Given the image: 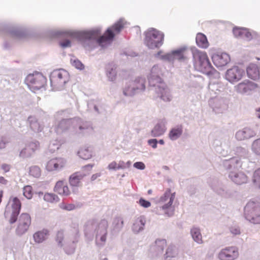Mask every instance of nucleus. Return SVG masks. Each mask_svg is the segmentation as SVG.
I'll list each match as a JSON object with an SVG mask.
<instances>
[{"instance_id": "nucleus-2", "label": "nucleus", "mask_w": 260, "mask_h": 260, "mask_svg": "<svg viewBox=\"0 0 260 260\" xmlns=\"http://www.w3.org/2000/svg\"><path fill=\"white\" fill-rule=\"evenodd\" d=\"M21 208V203L16 197H10L5 211V216L9 217L10 223H14L17 219Z\"/></svg>"}, {"instance_id": "nucleus-14", "label": "nucleus", "mask_w": 260, "mask_h": 260, "mask_svg": "<svg viewBox=\"0 0 260 260\" xmlns=\"http://www.w3.org/2000/svg\"><path fill=\"white\" fill-rule=\"evenodd\" d=\"M66 165V161L62 158H54L49 160L46 165V168L49 171L59 170Z\"/></svg>"}, {"instance_id": "nucleus-45", "label": "nucleus", "mask_w": 260, "mask_h": 260, "mask_svg": "<svg viewBox=\"0 0 260 260\" xmlns=\"http://www.w3.org/2000/svg\"><path fill=\"white\" fill-rule=\"evenodd\" d=\"M60 207H61V208H62L64 210H67L68 211L73 210L76 208L75 205L73 204H61Z\"/></svg>"}, {"instance_id": "nucleus-55", "label": "nucleus", "mask_w": 260, "mask_h": 260, "mask_svg": "<svg viewBox=\"0 0 260 260\" xmlns=\"http://www.w3.org/2000/svg\"><path fill=\"white\" fill-rule=\"evenodd\" d=\"M2 168L5 172L9 171L10 168V166L7 164L2 165Z\"/></svg>"}, {"instance_id": "nucleus-21", "label": "nucleus", "mask_w": 260, "mask_h": 260, "mask_svg": "<svg viewBox=\"0 0 260 260\" xmlns=\"http://www.w3.org/2000/svg\"><path fill=\"white\" fill-rule=\"evenodd\" d=\"M230 177L237 184H242L247 181V176L242 172L238 173L232 172L230 175Z\"/></svg>"}, {"instance_id": "nucleus-17", "label": "nucleus", "mask_w": 260, "mask_h": 260, "mask_svg": "<svg viewBox=\"0 0 260 260\" xmlns=\"http://www.w3.org/2000/svg\"><path fill=\"white\" fill-rule=\"evenodd\" d=\"M256 135L255 132L250 127H245L241 130L238 131L236 133V138L238 141H243L250 139Z\"/></svg>"}, {"instance_id": "nucleus-63", "label": "nucleus", "mask_w": 260, "mask_h": 260, "mask_svg": "<svg viewBox=\"0 0 260 260\" xmlns=\"http://www.w3.org/2000/svg\"><path fill=\"white\" fill-rule=\"evenodd\" d=\"M2 143L3 146L5 145V143H4L2 141H1L0 144Z\"/></svg>"}, {"instance_id": "nucleus-36", "label": "nucleus", "mask_w": 260, "mask_h": 260, "mask_svg": "<svg viewBox=\"0 0 260 260\" xmlns=\"http://www.w3.org/2000/svg\"><path fill=\"white\" fill-rule=\"evenodd\" d=\"M252 181L254 185L260 188V168L254 172Z\"/></svg>"}, {"instance_id": "nucleus-22", "label": "nucleus", "mask_w": 260, "mask_h": 260, "mask_svg": "<svg viewBox=\"0 0 260 260\" xmlns=\"http://www.w3.org/2000/svg\"><path fill=\"white\" fill-rule=\"evenodd\" d=\"M85 176L84 174L77 172L73 174L69 178V183L71 186L77 187L80 186L81 180Z\"/></svg>"}, {"instance_id": "nucleus-52", "label": "nucleus", "mask_w": 260, "mask_h": 260, "mask_svg": "<svg viewBox=\"0 0 260 260\" xmlns=\"http://www.w3.org/2000/svg\"><path fill=\"white\" fill-rule=\"evenodd\" d=\"M60 45L62 47H68L71 46V42L69 40H66L60 43Z\"/></svg>"}, {"instance_id": "nucleus-15", "label": "nucleus", "mask_w": 260, "mask_h": 260, "mask_svg": "<svg viewBox=\"0 0 260 260\" xmlns=\"http://www.w3.org/2000/svg\"><path fill=\"white\" fill-rule=\"evenodd\" d=\"M212 59L213 63L217 67H222L227 64L230 60L229 55L225 53L214 54Z\"/></svg>"}, {"instance_id": "nucleus-39", "label": "nucleus", "mask_w": 260, "mask_h": 260, "mask_svg": "<svg viewBox=\"0 0 260 260\" xmlns=\"http://www.w3.org/2000/svg\"><path fill=\"white\" fill-rule=\"evenodd\" d=\"M252 149L255 154L260 156V138L253 141L252 144Z\"/></svg>"}, {"instance_id": "nucleus-34", "label": "nucleus", "mask_w": 260, "mask_h": 260, "mask_svg": "<svg viewBox=\"0 0 260 260\" xmlns=\"http://www.w3.org/2000/svg\"><path fill=\"white\" fill-rule=\"evenodd\" d=\"M167 246V241L165 239H157L155 241V249L158 252H162Z\"/></svg>"}, {"instance_id": "nucleus-42", "label": "nucleus", "mask_w": 260, "mask_h": 260, "mask_svg": "<svg viewBox=\"0 0 260 260\" xmlns=\"http://www.w3.org/2000/svg\"><path fill=\"white\" fill-rule=\"evenodd\" d=\"M161 51H159L157 53V56H160L162 59L167 60L169 61H173V58L172 56V52L168 53L164 55H161Z\"/></svg>"}, {"instance_id": "nucleus-43", "label": "nucleus", "mask_w": 260, "mask_h": 260, "mask_svg": "<svg viewBox=\"0 0 260 260\" xmlns=\"http://www.w3.org/2000/svg\"><path fill=\"white\" fill-rule=\"evenodd\" d=\"M71 62L72 64L77 69L83 70L84 68L83 64L78 59H71Z\"/></svg>"}, {"instance_id": "nucleus-10", "label": "nucleus", "mask_w": 260, "mask_h": 260, "mask_svg": "<svg viewBox=\"0 0 260 260\" xmlns=\"http://www.w3.org/2000/svg\"><path fill=\"white\" fill-rule=\"evenodd\" d=\"M31 224V217L27 213H22L20 215L18 224L16 229V233L19 236L22 235L28 230Z\"/></svg>"}, {"instance_id": "nucleus-32", "label": "nucleus", "mask_w": 260, "mask_h": 260, "mask_svg": "<svg viewBox=\"0 0 260 260\" xmlns=\"http://www.w3.org/2000/svg\"><path fill=\"white\" fill-rule=\"evenodd\" d=\"M79 156L83 159H88L92 157L91 151L88 148H81L78 152Z\"/></svg>"}, {"instance_id": "nucleus-4", "label": "nucleus", "mask_w": 260, "mask_h": 260, "mask_svg": "<svg viewBox=\"0 0 260 260\" xmlns=\"http://www.w3.org/2000/svg\"><path fill=\"white\" fill-rule=\"evenodd\" d=\"M164 34L160 31L152 29L146 34L145 42L146 45L150 49L158 48L163 44Z\"/></svg>"}, {"instance_id": "nucleus-28", "label": "nucleus", "mask_w": 260, "mask_h": 260, "mask_svg": "<svg viewBox=\"0 0 260 260\" xmlns=\"http://www.w3.org/2000/svg\"><path fill=\"white\" fill-rule=\"evenodd\" d=\"M145 224V220L144 217H140L136 219L133 225V230L135 232H139L143 229Z\"/></svg>"}, {"instance_id": "nucleus-16", "label": "nucleus", "mask_w": 260, "mask_h": 260, "mask_svg": "<svg viewBox=\"0 0 260 260\" xmlns=\"http://www.w3.org/2000/svg\"><path fill=\"white\" fill-rule=\"evenodd\" d=\"M40 144L38 141L31 142L27 144L25 148L21 150L20 156L23 157L30 156L36 150H38Z\"/></svg>"}, {"instance_id": "nucleus-60", "label": "nucleus", "mask_w": 260, "mask_h": 260, "mask_svg": "<svg viewBox=\"0 0 260 260\" xmlns=\"http://www.w3.org/2000/svg\"><path fill=\"white\" fill-rule=\"evenodd\" d=\"M158 143L160 144H161V145H163L164 144V141L163 140L161 139V140H159V141H158Z\"/></svg>"}, {"instance_id": "nucleus-33", "label": "nucleus", "mask_w": 260, "mask_h": 260, "mask_svg": "<svg viewBox=\"0 0 260 260\" xmlns=\"http://www.w3.org/2000/svg\"><path fill=\"white\" fill-rule=\"evenodd\" d=\"M44 200L47 202L53 203L58 202L59 198L54 193H46L44 196Z\"/></svg>"}, {"instance_id": "nucleus-46", "label": "nucleus", "mask_w": 260, "mask_h": 260, "mask_svg": "<svg viewBox=\"0 0 260 260\" xmlns=\"http://www.w3.org/2000/svg\"><path fill=\"white\" fill-rule=\"evenodd\" d=\"M108 227V221L105 219L102 220L99 224V228L103 229L106 232H107Z\"/></svg>"}, {"instance_id": "nucleus-62", "label": "nucleus", "mask_w": 260, "mask_h": 260, "mask_svg": "<svg viewBox=\"0 0 260 260\" xmlns=\"http://www.w3.org/2000/svg\"><path fill=\"white\" fill-rule=\"evenodd\" d=\"M151 193H152V190H149L148 191V194H151Z\"/></svg>"}, {"instance_id": "nucleus-38", "label": "nucleus", "mask_w": 260, "mask_h": 260, "mask_svg": "<svg viewBox=\"0 0 260 260\" xmlns=\"http://www.w3.org/2000/svg\"><path fill=\"white\" fill-rule=\"evenodd\" d=\"M23 196L27 199H30L33 196L32 188L31 186L26 185L23 187Z\"/></svg>"}, {"instance_id": "nucleus-19", "label": "nucleus", "mask_w": 260, "mask_h": 260, "mask_svg": "<svg viewBox=\"0 0 260 260\" xmlns=\"http://www.w3.org/2000/svg\"><path fill=\"white\" fill-rule=\"evenodd\" d=\"M175 193H172L171 190L168 189L160 198V202L161 203L167 202L166 204L162 207L163 209H167L171 206L175 199Z\"/></svg>"}, {"instance_id": "nucleus-56", "label": "nucleus", "mask_w": 260, "mask_h": 260, "mask_svg": "<svg viewBox=\"0 0 260 260\" xmlns=\"http://www.w3.org/2000/svg\"><path fill=\"white\" fill-rule=\"evenodd\" d=\"M100 176H101V173H96V174H93V175L91 176V180H95L98 177H100Z\"/></svg>"}, {"instance_id": "nucleus-9", "label": "nucleus", "mask_w": 260, "mask_h": 260, "mask_svg": "<svg viewBox=\"0 0 260 260\" xmlns=\"http://www.w3.org/2000/svg\"><path fill=\"white\" fill-rule=\"evenodd\" d=\"M145 88V80L142 78H138L132 81L128 86L125 88L123 93L126 96H132L140 91H143Z\"/></svg>"}, {"instance_id": "nucleus-23", "label": "nucleus", "mask_w": 260, "mask_h": 260, "mask_svg": "<svg viewBox=\"0 0 260 260\" xmlns=\"http://www.w3.org/2000/svg\"><path fill=\"white\" fill-rule=\"evenodd\" d=\"M247 74L249 78L256 80L259 78V71L258 67L254 64H250L247 68Z\"/></svg>"}, {"instance_id": "nucleus-7", "label": "nucleus", "mask_w": 260, "mask_h": 260, "mask_svg": "<svg viewBox=\"0 0 260 260\" xmlns=\"http://www.w3.org/2000/svg\"><path fill=\"white\" fill-rule=\"evenodd\" d=\"M69 80V73L63 69H59L54 71L51 76V85L54 88L59 89L63 87Z\"/></svg>"}, {"instance_id": "nucleus-44", "label": "nucleus", "mask_w": 260, "mask_h": 260, "mask_svg": "<svg viewBox=\"0 0 260 260\" xmlns=\"http://www.w3.org/2000/svg\"><path fill=\"white\" fill-rule=\"evenodd\" d=\"M64 239V234L62 231H58L56 234V241L58 244L62 245V243Z\"/></svg>"}, {"instance_id": "nucleus-35", "label": "nucleus", "mask_w": 260, "mask_h": 260, "mask_svg": "<svg viewBox=\"0 0 260 260\" xmlns=\"http://www.w3.org/2000/svg\"><path fill=\"white\" fill-rule=\"evenodd\" d=\"M29 174L35 178H39L41 175V170L38 166H32L29 169Z\"/></svg>"}, {"instance_id": "nucleus-30", "label": "nucleus", "mask_w": 260, "mask_h": 260, "mask_svg": "<svg viewBox=\"0 0 260 260\" xmlns=\"http://www.w3.org/2000/svg\"><path fill=\"white\" fill-rule=\"evenodd\" d=\"M191 234L194 241L199 244L203 243L202 236L200 230L196 228H193L191 230Z\"/></svg>"}, {"instance_id": "nucleus-5", "label": "nucleus", "mask_w": 260, "mask_h": 260, "mask_svg": "<svg viewBox=\"0 0 260 260\" xmlns=\"http://www.w3.org/2000/svg\"><path fill=\"white\" fill-rule=\"evenodd\" d=\"M192 56L193 66L196 70L203 72L210 67V63L205 52L196 49L192 51Z\"/></svg>"}, {"instance_id": "nucleus-8", "label": "nucleus", "mask_w": 260, "mask_h": 260, "mask_svg": "<svg viewBox=\"0 0 260 260\" xmlns=\"http://www.w3.org/2000/svg\"><path fill=\"white\" fill-rule=\"evenodd\" d=\"M123 27V24L121 21H118L111 27L108 28L104 35L98 40V42L101 46H104L105 44L110 43L112 41L115 35L120 32Z\"/></svg>"}, {"instance_id": "nucleus-25", "label": "nucleus", "mask_w": 260, "mask_h": 260, "mask_svg": "<svg viewBox=\"0 0 260 260\" xmlns=\"http://www.w3.org/2000/svg\"><path fill=\"white\" fill-rule=\"evenodd\" d=\"M183 132L182 125H177L170 131L169 137L172 140H175L180 137Z\"/></svg>"}, {"instance_id": "nucleus-37", "label": "nucleus", "mask_w": 260, "mask_h": 260, "mask_svg": "<svg viewBox=\"0 0 260 260\" xmlns=\"http://www.w3.org/2000/svg\"><path fill=\"white\" fill-rule=\"evenodd\" d=\"M124 167V163L123 161L117 163L116 161H112L108 165L109 170H119L123 169Z\"/></svg>"}, {"instance_id": "nucleus-6", "label": "nucleus", "mask_w": 260, "mask_h": 260, "mask_svg": "<svg viewBox=\"0 0 260 260\" xmlns=\"http://www.w3.org/2000/svg\"><path fill=\"white\" fill-rule=\"evenodd\" d=\"M25 82L30 89L35 92L44 87L46 78L41 73L36 72L29 74L26 78Z\"/></svg>"}, {"instance_id": "nucleus-27", "label": "nucleus", "mask_w": 260, "mask_h": 260, "mask_svg": "<svg viewBox=\"0 0 260 260\" xmlns=\"http://www.w3.org/2000/svg\"><path fill=\"white\" fill-rule=\"evenodd\" d=\"M185 49L181 48L176 50L172 51V56L173 61L175 60H183L186 59Z\"/></svg>"}, {"instance_id": "nucleus-58", "label": "nucleus", "mask_w": 260, "mask_h": 260, "mask_svg": "<svg viewBox=\"0 0 260 260\" xmlns=\"http://www.w3.org/2000/svg\"><path fill=\"white\" fill-rule=\"evenodd\" d=\"M256 115L258 118H260V108L256 110Z\"/></svg>"}, {"instance_id": "nucleus-59", "label": "nucleus", "mask_w": 260, "mask_h": 260, "mask_svg": "<svg viewBox=\"0 0 260 260\" xmlns=\"http://www.w3.org/2000/svg\"><path fill=\"white\" fill-rule=\"evenodd\" d=\"M90 33L91 36H95L96 35H98L99 34V32L98 31L93 30L91 31Z\"/></svg>"}, {"instance_id": "nucleus-13", "label": "nucleus", "mask_w": 260, "mask_h": 260, "mask_svg": "<svg viewBox=\"0 0 260 260\" xmlns=\"http://www.w3.org/2000/svg\"><path fill=\"white\" fill-rule=\"evenodd\" d=\"M244 72L238 67H234L228 70L226 73V79L231 82L240 80L243 77Z\"/></svg>"}, {"instance_id": "nucleus-50", "label": "nucleus", "mask_w": 260, "mask_h": 260, "mask_svg": "<svg viewBox=\"0 0 260 260\" xmlns=\"http://www.w3.org/2000/svg\"><path fill=\"white\" fill-rule=\"evenodd\" d=\"M251 34L249 31V30L245 28V31H244V35L243 36L242 38H245L247 40H250L251 39Z\"/></svg>"}, {"instance_id": "nucleus-18", "label": "nucleus", "mask_w": 260, "mask_h": 260, "mask_svg": "<svg viewBox=\"0 0 260 260\" xmlns=\"http://www.w3.org/2000/svg\"><path fill=\"white\" fill-rule=\"evenodd\" d=\"M54 191L62 196H68L71 193L67 183L62 180L56 182L54 187Z\"/></svg>"}, {"instance_id": "nucleus-26", "label": "nucleus", "mask_w": 260, "mask_h": 260, "mask_svg": "<svg viewBox=\"0 0 260 260\" xmlns=\"http://www.w3.org/2000/svg\"><path fill=\"white\" fill-rule=\"evenodd\" d=\"M196 43L197 45L202 48H207L209 46V43L205 35L198 33L196 36Z\"/></svg>"}, {"instance_id": "nucleus-49", "label": "nucleus", "mask_w": 260, "mask_h": 260, "mask_svg": "<svg viewBox=\"0 0 260 260\" xmlns=\"http://www.w3.org/2000/svg\"><path fill=\"white\" fill-rule=\"evenodd\" d=\"M108 76L111 80H114L116 77L115 70L111 69V71L109 72Z\"/></svg>"}, {"instance_id": "nucleus-3", "label": "nucleus", "mask_w": 260, "mask_h": 260, "mask_svg": "<svg viewBox=\"0 0 260 260\" xmlns=\"http://www.w3.org/2000/svg\"><path fill=\"white\" fill-rule=\"evenodd\" d=\"M246 218L254 224H260V205L254 202H248L244 208Z\"/></svg>"}, {"instance_id": "nucleus-24", "label": "nucleus", "mask_w": 260, "mask_h": 260, "mask_svg": "<svg viewBox=\"0 0 260 260\" xmlns=\"http://www.w3.org/2000/svg\"><path fill=\"white\" fill-rule=\"evenodd\" d=\"M72 123L73 122L70 119H62L58 122L55 127V130L57 133L62 132L68 129Z\"/></svg>"}, {"instance_id": "nucleus-53", "label": "nucleus", "mask_w": 260, "mask_h": 260, "mask_svg": "<svg viewBox=\"0 0 260 260\" xmlns=\"http://www.w3.org/2000/svg\"><path fill=\"white\" fill-rule=\"evenodd\" d=\"M8 181L4 177H0V184L2 186H7L8 184Z\"/></svg>"}, {"instance_id": "nucleus-29", "label": "nucleus", "mask_w": 260, "mask_h": 260, "mask_svg": "<svg viewBox=\"0 0 260 260\" xmlns=\"http://www.w3.org/2000/svg\"><path fill=\"white\" fill-rule=\"evenodd\" d=\"M166 128L164 124H157L151 131V135L153 137H159L163 135L166 132Z\"/></svg>"}, {"instance_id": "nucleus-12", "label": "nucleus", "mask_w": 260, "mask_h": 260, "mask_svg": "<svg viewBox=\"0 0 260 260\" xmlns=\"http://www.w3.org/2000/svg\"><path fill=\"white\" fill-rule=\"evenodd\" d=\"M238 255L239 252L237 248L231 246L222 249L218 253V258L220 260H234L238 257Z\"/></svg>"}, {"instance_id": "nucleus-11", "label": "nucleus", "mask_w": 260, "mask_h": 260, "mask_svg": "<svg viewBox=\"0 0 260 260\" xmlns=\"http://www.w3.org/2000/svg\"><path fill=\"white\" fill-rule=\"evenodd\" d=\"M236 91L241 94H250L251 92L255 91L258 86L257 84L248 80H245L239 83L235 87Z\"/></svg>"}, {"instance_id": "nucleus-57", "label": "nucleus", "mask_w": 260, "mask_h": 260, "mask_svg": "<svg viewBox=\"0 0 260 260\" xmlns=\"http://www.w3.org/2000/svg\"><path fill=\"white\" fill-rule=\"evenodd\" d=\"M106 235H107V232H106L105 233V234L104 235H103L101 237V240L103 242H105L106 240Z\"/></svg>"}, {"instance_id": "nucleus-54", "label": "nucleus", "mask_w": 260, "mask_h": 260, "mask_svg": "<svg viewBox=\"0 0 260 260\" xmlns=\"http://www.w3.org/2000/svg\"><path fill=\"white\" fill-rule=\"evenodd\" d=\"M231 232L234 235H239L240 233V230L238 228L232 227L231 229Z\"/></svg>"}, {"instance_id": "nucleus-51", "label": "nucleus", "mask_w": 260, "mask_h": 260, "mask_svg": "<svg viewBox=\"0 0 260 260\" xmlns=\"http://www.w3.org/2000/svg\"><path fill=\"white\" fill-rule=\"evenodd\" d=\"M148 143L153 148H156L157 147V141L156 139H150L148 140Z\"/></svg>"}, {"instance_id": "nucleus-64", "label": "nucleus", "mask_w": 260, "mask_h": 260, "mask_svg": "<svg viewBox=\"0 0 260 260\" xmlns=\"http://www.w3.org/2000/svg\"><path fill=\"white\" fill-rule=\"evenodd\" d=\"M139 85H140V84H139V83H137V85H136V86H135V87H136L137 86H139Z\"/></svg>"}, {"instance_id": "nucleus-61", "label": "nucleus", "mask_w": 260, "mask_h": 260, "mask_svg": "<svg viewBox=\"0 0 260 260\" xmlns=\"http://www.w3.org/2000/svg\"><path fill=\"white\" fill-rule=\"evenodd\" d=\"M232 161H235L236 162L238 163L239 162V160L237 159L233 158L232 159Z\"/></svg>"}, {"instance_id": "nucleus-48", "label": "nucleus", "mask_w": 260, "mask_h": 260, "mask_svg": "<svg viewBox=\"0 0 260 260\" xmlns=\"http://www.w3.org/2000/svg\"><path fill=\"white\" fill-rule=\"evenodd\" d=\"M134 167L137 169L143 170L145 168L144 164L142 162H136L134 164Z\"/></svg>"}, {"instance_id": "nucleus-31", "label": "nucleus", "mask_w": 260, "mask_h": 260, "mask_svg": "<svg viewBox=\"0 0 260 260\" xmlns=\"http://www.w3.org/2000/svg\"><path fill=\"white\" fill-rule=\"evenodd\" d=\"M77 124L78 126L79 129L81 133H83L85 130H89L93 131V128L91 126V124L86 121H81L79 120L77 121Z\"/></svg>"}, {"instance_id": "nucleus-1", "label": "nucleus", "mask_w": 260, "mask_h": 260, "mask_svg": "<svg viewBox=\"0 0 260 260\" xmlns=\"http://www.w3.org/2000/svg\"><path fill=\"white\" fill-rule=\"evenodd\" d=\"M162 74V71L158 66H153L149 78V83L150 86L156 87V91L160 94V97L162 100L169 102L171 100L169 90L162 79L159 77Z\"/></svg>"}, {"instance_id": "nucleus-47", "label": "nucleus", "mask_w": 260, "mask_h": 260, "mask_svg": "<svg viewBox=\"0 0 260 260\" xmlns=\"http://www.w3.org/2000/svg\"><path fill=\"white\" fill-rule=\"evenodd\" d=\"M139 204L141 206L144 208H148L151 206V203L150 202L146 201L143 199H140Z\"/></svg>"}, {"instance_id": "nucleus-20", "label": "nucleus", "mask_w": 260, "mask_h": 260, "mask_svg": "<svg viewBox=\"0 0 260 260\" xmlns=\"http://www.w3.org/2000/svg\"><path fill=\"white\" fill-rule=\"evenodd\" d=\"M49 235L48 230L44 229L42 230L35 232L33 235V238L37 243H41L45 241Z\"/></svg>"}, {"instance_id": "nucleus-40", "label": "nucleus", "mask_w": 260, "mask_h": 260, "mask_svg": "<svg viewBox=\"0 0 260 260\" xmlns=\"http://www.w3.org/2000/svg\"><path fill=\"white\" fill-rule=\"evenodd\" d=\"M245 29L244 28L235 27L233 28V32L236 37L242 38Z\"/></svg>"}, {"instance_id": "nucleus-41", "label": "nucleus", "mask_w": 260, "mask_h": 260, "mask_svg": "<svg viewBox=\"0 0 260 260\" xmlns=\"http://www.w3.org/2000/svg\"><path fill=\"white\" fill-rule=\"evenodd\" d=\"M31 128L35 132H41L42 129L40 123L37 121H31L30 124Z\"/></svg>"}]
</instances>
